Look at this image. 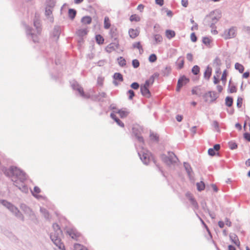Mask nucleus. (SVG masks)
Listing matches in <instances>:
<instances>
[{
	"mask_svg": "<svg viewBox=\"0 0 250 250\" xmlns=\"http://www.w3.org/2000/svg\"><path fill=\"white\" fill-rule=\"evenodd\" d=\"M87 33V30L86 29H80L77 30L76 34L80 37H83L86 35Z\"/></svg>",
	"mask_w": 250,
	"mask_h": 250,
	"instance_id": "32",
	"label": "nucleus"
},
{
	"mask_svg": "<svg viewBox=\"0 0 250 250\" xmlns=\"http://www.w3.org/2000/svg\"><path fill=\"white\" fill-rule=\"evenodd\" d=\"M130 87L135 89V90H136V89H138L139 87H140V85L139 84L137 83V82H134L133 83H131V84L130 85Z\"/></svg>",
	"mask_w": 250,
	"mask_h": 250,
	"instance_id": "56",
	"label": "nucleus"
},
{
	"mask_svg": "<svg viewBox=\"0 0 250 250\" xmlns=\"http://www.w3.org/2000/svg\"><path fill=\"white\" fill-rule=\"evenodd\" d=\"M208 94L209 96V97L210 98V103H212L215 101L216 99L218 98L217 95V93L215 91H208Z\"/></svg>",
	"mask_w": 250,
	"mask_h": 250,
	"instance_id": "23",
	"label": "nucleus"
},
{
	"mask_svg": "<svg viewBox=\"0 0 250 250\" xmlns=\"http://www.w3.org/2000/svg\"><path fill=\"white\" fill-rule=\"evenodd\" d=\"M212 69L209 66H208L204 73V77L205 79L208 80L211 76Z\"/></svg>",
	"mask_w": 250,
	"mask_h": 250,
	"instance_id": "21",
	"label": "nucleus"
},
{
	"mask_svg": "<svg viewBox=\"0 0 250 250\" xmlns=\"http://www.w3.org/2000/svg\"><path fill=\"white\" fill-rule=\"evenodd\" d=\"M67 234L70 236L73 239L78 240L80 236V234L75 229L69 228L66 230Z\"/></svg>",
	"mask_w": 250,
	"mask_h": 250,
	"instance_id": "12",
	"label": "nucleus"
},
{
	"mask_svg": "<svg viewBox=\"0 0 250 250\" xmlns=\"http://www.w3.org/2000/svg\"><path fill=\"white\" fill-rule=\"evenodd\" d=\"M150 139L155 141H158L159 137L156 134H154L153 133H151L150 134Z\"/></svg>",
	"mask_w": 250,
	"mask_h": 250,
	"instance_id": "53",
	"label": "nucleus"
},
{
	"mask_svg": "<svg viewBox=\"0 0 250 250\" xmlns=\"http://www.w3.org/2000/svg\"><path fill=\"white\" fill-rule=\"evenodd\" d=\"M212 126L214 128H215V129H216V130L217 132H219L220 131V128H219V124H218L217 121H213L212 124Z\"/></svg>",
	"mask_w": 250,
	"mask_h": 250,
	"instance_id": "50",
	"label": "nucleus"
},
{
	"mask_svg": "<svg viewBox=\"0 0 250 250\" xmlns=\"http://www.w3.org/2000/svg\"><path fill=\"white\" fill-rule=\"evenodd\" d=\"M154 40L155 41L154 44L156 45L157 44L161 43L162 42L163 38L160 34H155L154 35Z\"/></svg>",
	"mask_w": 250,
	"mask_h": 250,
	"instance_id": "25",
	"label": "nucleus"
},
{
	"mask_svg": "<svg viewBox=\"0 0 250 250\" xmlns=\"http://www.w3.org/2000/svg\"><path fill=\"white\" fill-rule=\"evenodd\" d=\"M236 27L232 26L229 29H226L221 35V36L225 40L233 38L236 36Z\"/></svg>",
	"mask_w": 250,
	"mask_h": 250,
	"instance_id": "6",
	"label": "nucleus"
},
{
	"mask_svg": "<svg viewBox=\"0 0 250 250\" xmlns=\"http://www.w3.org/2000/svg\"><path fill=\"white\" fill-rule=\"evenodd\" d=\"M92 19L90 16L83 17L81 19V22L84 24H89L91 22Z\"/></svg>",
	"mask_w": 250,
	"mask_h": 250,
	"instance_id": "30",
	"label": "nucleus"
},
{
	"mask_svg": "<svg viewBox=\"0 0 250 250\" xmlns=\"http://www.w3.org/2000/svg\"><path fill=\"white\" fill-rule=\"evenodd\" d=\"M188 0H182L181 4L184 7H187L188 5Z\"/></svg>",
	"mask_w": 250,
	"mask_h": 250,
	"instance_id": "64",
	"label": "nucleus"
},
{
	"mask_svg": "<svg viewBox=\"0 0 250 250\" xmlns=\"http://www.w3.org/2000/svg\"><path fill=\"white\" fill-rule=\"evenodd\" d=\"M8 209L13 213L18 218L20 219L22 221H24V218L22 214L18 208L12 203L9 207Z\"/></svg>",
	"mask_w": 250,
	"mask_h": 250,
	"instance_id": "9",
	"label": "nucleus"
},
{
	"mask_svg": "<svg viewBox=\"0 0 250 250\" xmlns=\"http://www.w3.org/2000/svg\"><path fill=\"white\" fill-rule=\"evenodd\" d=\"M61 27L58 25L55 26L51 35V37L54 41H57L58 40L61 34Z\"/></svg>",
	"mask_w": 250,
	"mask_h": 250,
	"instance_id": "13",
	"label": "nucleus"
},
{
	"mask_svg": "<svg viewBox=\"0 0 250 250\" xmlns=\"http://www.w3.org/2000/svg\"><path fill=\"white\" fill-rule=\"evenodd\" d=\"M208 154L210 156H213L215 155V150L213 148H210L208 150Z\"/></svg>",
	"mask_w": 250,
	"mask_h": 250,
	"instance_id": "60",
	"label": "nucleus"
},
{
	"mask_svg": "<svg viewBox=\"0 0 250 250\" xmlns=\"http://www.w3.org/2000/svg\"><path fill=\"white\" fill-rule=\"evenodd\" d=\"M162 160L167 165L170 166L176 163L178 158L175 154L172 152H168V155L162 154L161 156Z\"/></svg>",
	"mask_w": 250,
	"mask_h": 250,
	"instance_id": "5",
	"label": "nucleus"
},
{
	"mask_svg": "<svg viewBox=\"0 0 250 250\" xmlns=\"http://www.w3.org/2000/svg\"><path fill=\"white\" fill-rule=\"evenodd\" d=\"M74 249L75 250H88L86 248L79 244H75Z\"/></svg>",
	"mask_w": 250,
	"mask_h": 250,
	"instance_id": "47",
	"label": "nucleus"
},
{
	"mask_svg": "<svg viewBox=\"0 0 250 250\" xmlns=\"http://www.w3.org/2000/svg\"><path fill=\"white\" fill-rule=\"evenodd\" d=\"M203 43L205 45L208 46L210 45L211 42V39L207 37H204L202 39Z\"/></svg>",
	"mask_w": 250,
	"mask_h": 250,
	"instance_id": "46",
	"label": "nucleus"
},
{
	"mask_svg": "<svg viewBox=\"0 0 250 250\" xmlns=\"http://www.w3.org/2000/svg\"><path fill=\"white\" fill-rule=\"evenodd\" d=\"M116 112L120 115L122 118L126 117L129 114V111L126 108L119 109Z\"/></svg>",
	"mask_w": 250,
	"mask_h": 250,
	"instance_id": "19",
	"label": "nucleus"
},
{
	"mask_svg": "<svg viewBox=\"0 0 250 250\" xmlns=\"http://www.w3.org/2000/svg\"><path fill=\"white\" fill-rule=\"evenodd\" d=\"M76 13V10L74 9H69L68 10V16L71 20H73L75 18Z\"/></svg>",
	"mask_w": 250,
	"mask_h": 250,
	"instance_id": "34",
	"label": "nucleus"
},
{
	"mask_svg": "<svg viewBox=\"0 0 250 250\" xmlns=\"http://www.w3.org/2000/svg\"><path fill=\"white\" fill-rule=\"evenodd\" d=\"M34 26L36 30L25 25L26 35L29 39H32L34 42H37L39 41L38 35L40 34L42 29L41 28L40 23L38 21H34Z\"/></svg>",
	"mask_w": 250,
	"mask_h": 250,
	"instance_id": "3",
	"label": "nucleus"
},
{
	"mask_svg": "<svg viewBox=\"0 0 250 250\" xmlns=\"http://www.w3.org/2000/svg\"><path fill=\"white\" fill-rule=\"evenodd\" d=\"M129 20L131 21H136V22H138V21H140L141 20V18L140 17L138 16L136 14H133V15H132L130 17V18H129Z\"/></svg>",
	"mask_w": 250,
	"mask_h": 250,
	"instance_id": "42",
	"label": "nucleus"
},
{
	"mask_svg": "<svg viewBox=\"0 0 250 250\" xmlns=\"http://www.w3.org/2000/svg\"><path fill=\"white\" fill-rule=\"evenodd\" d=\"M244 138L248 141L249 142H250V133L248 132H246L244 134Z\"/></svg>",
	"mask_w": 250,
	"mask_h": 250,
	"instance_id": "62",
	"label": "nucleus"
},
{
	"mask_svg": "<svg viewBox=\"0 0 250 250\" xmlns=\"http://www.w3.org/2000/svg\"><path fill=\"white\" fill-rule=\"evenodd\" d=\"M233 100L231 97L228 96L225 99V104L226 106L231 107L233 104Z\"/></svg>",
	"mask_w": 250,
	"mask_h": 250,
	"instance_id": "31",
	"label": "nucleus"
},
{
	"mask_svg": "<svg viewBox=\"0 0 250 250\" xmlns=\"http://www.w3.org/2000/svg\"><path fill=\"white\" fill-rule=\"evenodd\" d=\"M229 238L232 243L235 244L237 246H240V243L238 239L237 236L235 234H230L229 235Z\"/></svg>",
	"mask_w": 250,
	"mask_h": 250,
	"instance_id": "20",
	"label": "nucleus"
},
{
	"mask_svg": "<svg viewBox=\"0 0 250 250\" xmlns=\"http://www.w3.org/2000/svg\"><path fill=\"white\" fill-rule=\"evenodd\" d=\"M106 94L104 92L99 93L98 95L95 96V97L98 101H103V99L106 98Z\"/></svg>",
	"mask_w": 250,
	"mask_h": 250,
	"instance_id": "33",
	"label": "nucleus"
},
{
	"mask_svg": "<svg viewBox=\"0 0 250 250\" xmlns=\"http://www.w3.org/2000/svg\"><path fill=\"white\" fill-rule=\"evenodd\" d=\"M243 98L241 97H238L237 100V106L238 108L241 107L242 105Z\"/></svg>",
	"mask_w": 250,
	"mask_h": 250,
	"instance_id": "58",
	"label": "nucleus"
},
{
	"mask_svg": "<svg viewBox=\"0 0 250 250\" xmlns=\"http://www.w3.org/2000/svg\"><path fill=\"white\" fill-rule=\"evenodd\" d=\"M96 41L99 44H102L104 43V38L101 35H97L95 37Z\"/></svg>",
	"mask_w": 250,
	"mask_h": 250,
	"instance_id": "41",
	"label": "nucleus"
},
{
	"mask_svg": "<svg viewBox=\"0 0 250 250\" xmlns=\"http://www.w3.org/2000/svg\"><path fill=\"white\" fill-rule=\"evenodd\" d=\"M140 31L139 30L136 29H134L130 28L128 30V34L130 37L132 39H134L139 35Z\"/></svg>",
	"mask_w": 250,
	"mask_h": 250,
	"instance_id": "17",
	"label": "nucleus"
},
{
	"mask_svg": "<svg viewBox=\"0 0 250 250\" xmlns=\"http://www.w3.org/2000/svg\"><path fill=\"white\" fill-rule=\"evenodd\" d=\"M110 117L114 120L116 123L121 127H124V124L113 113L110 114Z\"/></svg>",
	"mask_w": 250,
	"mask_h": 250,
	"instance_id": "22",
	"label": "nucleus"
},
{
	"mask_svg": "<svg viewBox=\"0 0 250 250\" xmlns=\"http://www.w3.org/2000/svg\"><path fill=\"white\" fill-rule=\"evenodd\" d=\"M203 209L206 212H209V209L208 208L207 204L205 201H202L201 203Z\"/></svg>",
	"mask_w": 250,
	"mask_h": 250,
	"instance_id": "51",
	"label": "nucleus"
},
{
	"mask_svg": "<svg viewBox=\"0 0 250 250\" xmlns=\"http://www.w3.org/2000/svg\"><path fill=\"white\" fill-rule=\"evenodd\" d=\"M148 60L150 62H155L157 60V56L155 54H152L149 56Z\"/></svg>",
	"mask_w": 250,
	"mask_h": 250,
	"instance_id": "54",
	"label": "nucleus"
},
{
	"mask_svg": "<svg viewBox=\"0 0 250 250\" xmlns=\"http://www.w3.org/2000/svg\"><path fill=\"white\" fill-rule=\"evenodd\" d=\"M0 203L3 206L6 207L7 209L11 205V203L8 202L6 200H0Z\"/></svg>",
	"mask_w": 250,
	"mask_h": 250,
	"instance_id": "49",
	"label": "nucleus"
},
{
	"mask_svg": "<svg viewBox=\"0 0 250 250\" xmlns=\"http://www.w3.org/2000/svg\"><path fill=\"white\" fill-rule=\"evenodd\" d=\"M133 48H137L139 50L140 53H142L143 52V47L141 44L140 42H136L133 44Z\"/></svg>",
	"mask_w": 250,
	"mask_h": 250,
	"instance_id": "40",
	"label": "nucleus"
},
{
	"mask_svg": "<svg viewBox=\"0 0 250 250\" xmlns=\"http://www.w3.org/2000/svg\"><path fill=\"white\" fill-rule=\"evenodd\" d=\"M110 26V21L108 17H105L104 19V27L105 29H108Z\"/></svg>",
	"mask_w": 250,
	"mask_h": 250,
	"instance_id": "43",
	"label": "nucleus"
},
{
	"mask_svg": "<svg viewBox=\"0 0 250 250\" xmlns=\"http://www.w3.org/2000/svg\"><path fill=\"white\" fill-rule=\"evenodd\" d=\"M20 208L31 219H34L35 218L36 216L33 210L25 204H21Z\"/></svg>",
	"mask_w": 250,
	"mask_h": 250,
	"instance_id": "10",
	"label": "nucleus"
},
{
	"mask_svg": "<svg viewBox=\"0 0 250 250\" xmlns=\"http://www.w3.org/2000/svg\"><path fill=\"white\" fill-rule=\"evenodd\" d=\"M184 167L188 175L190 176L192 172V168L190 167V165L188 163L184 162Z\"/></svg>",
	"mask_w": 250,
	"mask_h": 250,
	"instance_id": "35",
	"label": "nucleus"
},
{
	"mask_svg": "<svg viewBox=\"0 0 250 250\" xmlns=\"http://www.w3.org/2000/svg\"><path fill=\"white\" fill-rule=\"evenodd\" d=\"M166 36L167 39H171L175 37V33L173 30L168 29L166 31Z\"/></svg>",
	"mask_w": 250,
	"mask_h": 250,
	"instance_id": "27",
	"label": "nucleus"
},
{
	"mask_svg": "<svg viewBox=\"0 0 250 250\" xmlns=\"http://www.w3.org/2000/svg\"><path fill=\"white\" fill-rule=\"evenodd\" d=\"M53 228L54 232L51 233L50 239L57 247L61 250H63L64 249V246L61 242V236L62 234V230L57 223L53 224Z\"/></svg>",
	"mask_w": 250,
	"mask_h": 250,
	"instance_id": "2",
	"label": "nucleus"
},
{
	"mask_svg": "<svg viewBox=\"0 0 250 250\" xmlns=\"http://www.w3.org/2000/svg\"><path fill=\"white\" fill-rule=\"evenodd\" d=\"M71 87L74 90H77L81 96L85 99H88L90 97V95L88 94H85L84 92L82 86H81L77 82L74 81L71 82Z\"/></svg>",
	"mask_w": 250,
	"mask_h": 250,
	"instance_id": "7",
	"label": "nucleus"
},
{
	"mask_svg": "<svg viewBox=\"0 0 250 250\" xmlns=\"http://www.w3.org/2000/svg\"><path fill=\"white\" fill-rule=\"evenodd\" d=\"M227 70H225L223 73L222 77H221V81H222L224 84H225L227 81Z\"/></svg>",
	"mask_w": 250,
	"mask_h": 250,
	"instance_id": "52",
	"label": "nucleus"
},
{
	"mask_svg": "<svg viewBox=\"0 0 250 250\" xmlns=\"http://www.w3.org/2000/svg\"><path fill=\"white\" fill-rule=\"evenodd\" d=\"M190 39L192 42H196L197 41V37L195 35V33L193 32L190 35Z\"/></svg>",
	"mask_w": 250,
	"mask_h": 250,
	"instance_id": "61",
	"label": "nucleus"
},
{
	"mask_svg": "<svg viewBox=\"0 0 250 250\" xmlns=\"http://www.w3.org/2000/svg\"><path fill=\"white\" fill-rule=\"evenodd\" d=\"M191 72L195 75L198 74L200 72V67L197 65H194L192 68Z\"/></svg>",
	"mask_w": 250,
	"mask_h": 250,
	"instance_id": "45",
	"label": "nucleus"
},
{
	"mask_svg": "<svg viewBox=\"0 0 250 250\" xmlns=\"http://www.w3.org/2000/svg\"><path fill=\"white\" fill-rule=\"evenodd\" d=\"M177 65V69H181L184 64V59L183 57H180L176 62Z\"/></svg>",
	"mask_w": 250,
	"mask_h": 250,
	"instance_id": "24",
	"label": "nucleus"
},
{
	"mask_svg": "<svg viewBox=\"0 0 250 250\" xmlns=\"http://www.w3.org/2000/svg\"><path fill=\"white\" fill-rule=\"evenodd\" d=\"M52 10L51 7H46L45 11V15L48 20L51 22H53L54 19L52 16Z\"/></svg>",
	"mask_w": 250,
	"mask_h": 250,
	"instance_id": "16",
	"label": "nucleus"
},
{
	"mask_svg": "<svg viewBox=\"0 0 250 250\" xmlns=\"http://www.w3.org/2000/svg\"><path fill=\"white\" fill-rule=\"evenodd\" d=\"M6 174L11 177L14 185L18 187L22 192H28V188L23 183L26 180V174L17 167H11L6 172Z\"/></svg>",
	"mask_w": 250,
	"mask_h": 250,
	"instance_id": "1",
	"label": "nucleus"
},
{
	"mask_svg": "<svg viewBox=\"0 0 250 250\" xmlns=\"http://www.w3.org/2000/svg\"><path fill=\"white\" fill-rule=\"evenodd\" d=\"M119 64L121 66H124L126 65V61L122 57H120L118 58Z\"/></svg>",
	"mask_w": 250,
	"mask_h": 250,
	"instance_id": "44",
	"label": "nucleus"
},
{
	"mask_svg": "<svg viewBox=\"0 0 250 250\" xmlns=\"http://www.w3.org/2000/svg\"><path fill=\"white\" fill-rule=\"evenodd\" d=\"M132 64L134 68H137L140 65V62L137 59H134L132 61Z\"/></svg>",
	"mask_w": 250,
	"mask_h": 250,
	"instance_id": "55",
	"label": "nucleus"
},
{
	"mask_svg": "<svg viewBox=\"0 0 250 250\" xmlns=\"http://www.w3.org/2000/svg\"><path fill=\"white\" fill-rule=\"evenodd\" d=\"M110 35L111 37L114 40L117 41V35L116 34V29L112 28L110 31Z\"/></svg>",
	"mask_w": 250,
	"mask_h": 250,
	"instance_id": "39",
	"label": "nucleus"
},
{
	"mask_svg": "<svg viewBox=\"0 0 250 250\" xmlns=\"http://www.w3.org/2000/svg\"><path fill=\"white\" fill-rule=\"evenodd\" d=\"M237 89L235 86L231 85L230 86H229V92L230 93L236 92Z\"/></svg>",
	"mask_w": 250,
	"mask_h": 250,
	"instance_id": "57",
	"label": "nucleus"
},
{
	"mask_svg": "<svg viewBox=\"0 0 250 250\" xmlns=\"http://www.w3.org/2000/svg\"><path fill=\"white\" fill-rule=\"evenodd\" d=\"M221 17L220 11L216 10L211 12L205 18L203 23L205 26H209L211 28H216L215 24L219 21Z\"/></svg>",
	"mask_w": 250,
	"mask_h": 250,
	"instance_id": "4",
	"label": "nucleus"
},
{
	"mask_svg": "<svg viewBox=\"0 0 250 250\" xmlns=\"http://www.w3.org/2000/svg\"><path fill=\"white\" fill-rule=\"evenodd\" d=\"M221 63V61L218 57H216L213 61V66L218 69H219Z\"/></svg>",
	"mask_w": 250,
	"mask_h": 250,
	"instance_id": "28",
	"label": "nucleus"
},
{
	"mask_svg": "<svg viewBox=\"0 0 250 250\" xmlns=\"http://www.w3.org/2000/svg\"><path fill=\"white\" fill-rule=\"evenodd\" d=\"M189 82V79L185 76H181L178 80L176 91L179 92L182 87L187 84Z\"/></svg>",
	"mask_w": 250,
	"mask_h": 250,
	"instance_id": "11",
	"label": "nucleus"
},
{
	"mask_svg": "<svg viewBox=\"0 0 250 250\" xmlns=\"http://www.w3.org/2000/svg\"><path fill=\"white\" fill-rule=\"evenodd\" d=\"M127 93L129 94L128 99L129 100H132L133 97L135 96V93L133 90L130 89L127 91Z\"/></svg>",
	"mask_w": 250,
	"mask_h": 250,
	"instance_id": "59",
	"label": "nucleus"
},
{
	"mask_svg": "<svg viewBox=\"0 0 250 250\" xmlns=\"http://www.w3.org/2000/svg\"><path fill=\"white\" fill-rule=\"evenodd\" d=\"M171 72V68L169 66H166L161 70V74L164 77L168 76Z\"/></svg>",
	"mask_w": 250,
	"mask_h": 250,
	"instance_id": "26",
	"label": "nucleus"
},
{
	"mask_svg": "<svg viewBox=\"0 0 250 250\" xmlns=\"http://www.w3.org/2000/svg\"><path fill=\"white\" fill-rule=\"evenodd\" d=\"M40 211L43 215L44 218L46 219H49V214L48 211L43 208H40Z\"/></svg>",
	"mask_w": 250,
	"mask_h": 250,
	"instance_id": "37",
	"label": "nucleus"
},
{
	"mask_svg": "<svg viewBox=\"0 0 250 250\" xmlns=\"http://www.w3.org/2000/svg\"><path fill=\"white\" fill-rule=\"evenodd\" d=\"M235 68L238 70L240 73H243L244 71V67L238 62H236L235 64Z\"/></svg>",
	"mask_w": 250,
	"mask_h": 250,
	"instance_id": "38",
	"label": "nucleus"
},
{
	"mask_svg": "<svg viewBox=\"0 0 250 250\" xmlns=\"http://www.w3.org/2000/svg\"><path fill=\"white\" fill-rule=\"evenodd\" d=\"M140 91L142 95L146 98H150L151 97V93L149 88L145 86L141 85L140 87Z\"/></svg>",
	"mask_w": 250,
	"mask_h": 250,
	"instance_id": "15",
	"label": "nucleus"
},
{
	"mask_svg": "<svg viewBox=\"0 0 250 250\" xmlns=\"http://www.w3.org/2000/svg\"><path fill=\"white\" fill-rule=\"evenodd\" d=\"M113 79H114V81H113V83L115 85H118V83L116 81V80H118L120 82L123 81V77L122 75L120 73H114L113 75Z\"/></svg>",
	"mask_w": 250,
	"mask_h": 250,
	"instance_id": "18",
	"label": "nucleus"
},
{
	"mask_svg": "<svg viewBox=\"0 0 250 250\" xmlns=\"http://www.w3.org/2000/svg\"><path fill=\"white\" fill-rule=\"evenodd\" d=\"M138 155L144 164H148L150 161V153L149 151L147 150H143L142 151L139 152Z\"/></svg>",
	"mask_w": 250,
	"mask_h": 250,
	"instance_id": "8",
	"label": "nucleus"
},
{
	"mask_svg": "<svg viewBox=\"0 0 250 250\" xmlns=\"http://www.w3.org/2000/svg\"><path fill=\"white\" fill-rule=\"evenodd\" d=\"M189 200L191 205L193 206V208L194 209H198L199 206H198L197 202L195 200V199L192 196H189Z\"/></svg>",
	"mask_w": 250,
	"mask_h": 250,
	"instance_id": "29",
	"label": "nucleus"
},
{
	"mask_svg": "<svg viewBox=\"0 0 250 250\" xmlns=\"http://www.w3.org/2000/svg\"><path fill=\"white\" fill-rule=\"evenodd\" d=\"M229 148L232 150L237 148V144L233 141H230L229 142Z\"/></svg>",
	"mask_w": 250,
	"mask_h": 250,
	"instance_id": "48",
	"label": "nucleus"
},
{
	"mask_svg": "<svg viewBox=\"0 0 250 250\" xmlns=\"http://www.w3.org/2000/svg\"><path fill=\"white\" fill-rule=\"evenodd\" d=\"M187 59L189 62H192L193 60V56L191 53H188L187 55Z\"/></svg>",
	"mask_w": 250,
	"mask_h": 250,
	"instance_id": "63",
	"label": "nucleus"
},
{
	"mask_svg": "<svg viewBox=\"0 0 250 250\" xmlns=\"http://www.w3.org/2000/svg\"><path fill=\"white\" fill-rule=\"evenodd\" d=\"M114 42L110 43L105 48L106 52L110 53L112 51L118 49L119 46L118 42L114 41Z\"/></svg>",
	"mask_w": 250,
	"mask_h": 250,
	"instance_id": "14",
	"label": "nucleus"
},
{
	"mask_svg": "<svg viewBox=\"0 0 250 250\" xmlns=\"http://www.w3.org/2000/svg\"><path fill=\"white\" fill-rule=\"evenodd\" d=\"M197 189L198 191H201L205 189V184L203 181L198 182L196 183Z\"/></svg>",
	"mask_w": 250,
	"mask_h": 250,
	"instance_id": "36",
	"label": "nucleus"
}]
</instances>
